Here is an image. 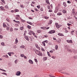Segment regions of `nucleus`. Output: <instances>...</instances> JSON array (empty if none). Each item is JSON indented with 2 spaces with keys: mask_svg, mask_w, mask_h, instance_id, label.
<instances>
[{
  "mask_svg": "<svg viewBox=\"0 0 77 77\" xmlns=\"http://www.w3.org/2000/svg\"><path fill=\"white\" fill-rule=\"evenodd\" d=\"M24 56V54H21L20 55L21 57H23Z\"/></svg>",
  "mask_w": 77,
  "mask_h": 77,
  "instance_id": "nucleus-38",
  "label": "nucleus"
},
{
  "mask_svg": "<svg viewBox=\"0 0 77 77\" xmlns=\"http://www.w3.org/2000/svg\"><path fill=\"white\" fill-rule=\"evenodd\" d=\"M58 11V8H57V7H56L55 8V10L54 12L55 13H57V12Z\"/></svg>",
  "mask_w": 77,
  "mask_h": 77,
  "instance_id": "nucleus-7",
  "label": "nucleus"
},
{
  "mask_svg": "<svg viewBox=\"0 0 77 77\" xmlns=\"http://www.w3.org/2000/svg\"><path fill=\"white\" fill-rule=\"evenodd\" d=\"M14 63L15 64H17V63H18V60H15Z\"/></svg>",
  "mask_w": 77,
  "mask_h": 77,
  "instance_id": "nucleus-21",
  "label": "nucleus"
},
{
  "mask_svg": "<svg viewBox=\"0 0 77 77\" xmlns=\"http://www.w3.org/2000/svg\"><path fill=\"white\" fill-rule=\"evenodd\" d=\"M27 23L29 24H30V25H32V24H33V23L29 22H27Z\"/></svg>",
  "mask_w": 77,
  "mask_h": 77,
  "instance_id": "nucleus-23",
  "label": "nucleus"
},
{
  "mask_svg": "<svg viewBox=\"0 0 77 77\" xmlns=\"http://www.w3.org/2000/svg\"><path fill=\"white\" fill-rule=\"evenodd\" d=\"M6 20L8 22H9V20L8 18H7Z\"/></svg>",
  "mask_w": 77,
  "mask_h": 77,
  "instance_id": "nucleus-54",
  "label": "nucleus"
},
{
  "mask_svg": "<svg viewBox=\"0 0 77 77\" xmlns=\"http://www.w3.org/2000/svg\"><path fill=\"white\" fill-rule=\"evenodd\" d=\"M67 42H68V43H72V41L71 40H67Z\"/></svg>",
  "mask_w": 77,
  "mask_h": 77,
  "instance_id": "nucleus-6",
  "label": "nucleus"
},
{
  "mask_svg": "<svg viewBox=\"0 0 77 77\" xmlns=\"http://www.w3.org/2000/svg\"><path fill=\"white\" fill-rule=\"evenodd\" d=\"M58 35L59 36H64V35L62 33H58Z\"/></svg>",
  "mask_w": 77,
  "mask_h": 77,
  "instance_id": "nucleus-10",
  "label": "nucleus"
},
{
  "mask_svg": "<svg viewBox=\"0 0 77 77\" xmlns=\"http://www.w3.org/2000/svg\"><path fill=\"white\" fill-rule=\"evenodd\" d=\"M67 51H69V52H70V53L72 52V51H71V50L69 49H68L67 50Z\"/></svg>",
  "mask_w": 77,
  "mask_h": 77,
  "instance_id": "nucleus-22",
  "label": "nucleus"
},
{
  "mask_svg": "<svg viewBox=\"0 0 77 77\" xmlns=\"http://www.w3.org/2000/svg\"><path fill=\"white\" fill-rule=\"evenodd\" d=\"M74 32V30L72 31L71 32V34L72 35H74V33H73V32Z\"/></svg>",
  "mask_w": 77,
  "mask_h": 77,
  "instance_id": "nucleus-34",
  "label": "nucleus"
},
{
  "mask_svg": "<svg viewBox=\"0 0 77 77\" xmlns=\"http://www.w3.org/2000/svg\"><path fill=\"white\" fill-rule=\"evenodd\" d=\"M37 55L38 56H42V54L41 52H39V54L36 53Z\"/></svg>",
  "mask_w": 77,
  "mask_h": 77,
  "instance_id": "nucleus-8",
  "label": "nucleus"
},
{
  "mask_svg": "<svg viewBox=\"0 0 77 77\" xmlns=\"http://www.w3.org/2000/svg\"><path fill=\"white\" fill-rule=\"evenodd\" d=\"M20 7H21V8H24V6L23 5H20Z\"/></svg>",
  "mask_w": 77,
  "mask_h": 77,
  "instance_id": "nucleus-32",
  "label": "nucleus"
},
{
  "mask_svg": "<svg viewBox=\"0 0 77 77\" xmlns=\"http://www.w3.org/2000/svg\"><path fill=\"white\" fill-rule=\"evenodd\" d=\"M24 38L28 41H29V37L28 36H24Z\"/></svg>",
  "mask_w": 77,
  "mask_h": 77,
  "instance_id": "nucleus-5",
  "label": "nucleus"
},
{
  "mask_svg": "<svg viewBox=\"0 0 77 77\" xmlns=\"http://www.w3.org/2000/svg\"><path fill=\"white\" fill-rule=\"evenodd\" d=\"M44 42H46V43H48V41L47 40H45L44 41Z\"/></svg>",
  "mask_w": 77,
  "mask_h": 77,
  "instance_id": "nucleus-52",
  "label": "nucleus"
},
{
  "mask_svg": "<svg viewBox=\"0 0 77 77\" xmlns=\"http://www.w3.org/2000/svg\"><path fill=\"white\" fill-rule=\"evenodd\" d=\"M49 12H53V11L51 10H50L48 11Z\"/></svg>",
  "mask_w": 77,
  "mask_h": 77,
  "instance_id": "nucleus-41",
  "label": "nucleus"
},
{
  "mask_svg": "<svg viewBox=\"0 0 77 77\" xmlns=\"http://www.w3.org/2000/svg\"><path fill=\"white\" fill-rule=\"evenodd\" d=\"M67 25L68 26H70V25H71V24H69V23H67Z\"/></svg>",
  "mask_w": 77,
  "mask_h": 77,
  "instance_id": "nucleus-58",
  "label": "nucleus"
},
{
  "mask_svg": "<svg viewBox=\"0 0 77 77\" xmlns=\"http://www.w3.org/2000/svg\"><path fill=\"white\" fill-rule=\"evenodd\" d=\"M8 65L9 66H12V65H11V64L10 63H8Z\"/></svg>",
  "mask_w": 77,
  "mask_h": 77,
  "instance_id": "nucleus-39",
  "label": "nucleus"
},
{
  "mask_svg": "<svg viewBox=\"0 0 77 77\" xmlns=\"http://www.w3.org/2000/svg\"><path fill=\"white\" fill-rule=\"evenodd\" d=\"M57 48H58V46L57 45H55V49L56 50H57Z\"/></svg>",
  "mask_w": 77,
  "mask_h": 77,
  "instance_id": "nucleus-31",
  "label": "nucleus"
},
{
  "mask_svg": "<svg viewBox=\"0 0 77 77\" xmlns=\"http://www.w3.org/2000/svg\"><path fill=\"white\" fill-rule=\"evenodd\" d=\"M20 48H24L25 47V46L23 45L21 46H20Z\"/></svg>",
  "mask_w": 77,
  "mask_h": 77,
  "instance_id": "nucleus-13",
  "label": "nucleus"
},
{
  "mask_svg": "<svg viewBox=\"0 0 77 77\" xmlns=\"http://www.w3.org/2000/svg\"><path fill=\"white\" fill-rule=\"evenodd\" d=\"M20 30H23L24 29V27H23V26L20 27Z\"/></svg>",
  "mask_w": 77,
  "mask_h": 77,
  "instance_id": "nucleus-16",
  "label": "nucleus"
},
{
  "mask_svg": "<svg viewBox=\"0 0 77 77\" xmlns=\"http://www.w3.org/2000/svg\"><path fill=\"white\" fill-rule=\"evenodd\" d=\"M16 17H18L19 18L20 17V16L18 15H16Z\"/></svg>",
  "mask_w": 77,
  "mask_h": 77,
  "instance_id": "nucleus-63",
  "label": "nucleus"
},
{
  "mask_svg": "<svg viewBox=\"0 0 77 77\" xmlns=\"http://www.w3.org/2000/svg\"><path fill=\"white\" fill-rule=\"evenodd\" d=\"M8 54L10 56H11V52H9L8 53Z\"/></svg>",
  "mask_w": 77,
  "mask_h": 77,
  "instance_id": "nucleus-35",
  "label": "nucleus"
},
{
  "mask_svg": "<svg viewBox=\"0 0 77 77\" xmlns=\"http://www.w3.org/2000/svg\"><path fill=\"white\" fill-rule=\"evenodd\" d=\"M10 32H13V28H10Z\"/></svg>",
  "mask_w": 77,
  "mask_h": 77,
  "instance_id": "nucleus-25",
  "label": "nucleus"
},
{
  "mask_svg": "<svg viewBox=\"0 0 77 77\" xmlns=\"http://www.w3.org/2000/svg\"><path fill=\"white\" fill-rule=\"evenodd\" d=\"M35 10L36 11H37V12L38 11V9L36 8H35Z\"/></svg>",
  "mask_w": 77,
  "mask_h": 77,
  "instance_id": "nucleus-48",
  "label": "nucleus"
},
{
  "mask_svg": "<svg viewBox=\"0 0 77 77\" xmlns=\"http://www.w3.org/2000/svg\"><path fill=\"white\" fill-rule=\"evenodd\" d=\"M44 36L45 37V38H48V35H44Z\"/></svg>",
  "mask_w": 77,
  "mask_h": 77,
  "instance_id": "nucleus-44",
  "label": "nucleus"
},
{
  "mask_svg": "<svg viewBox=\"0 0 77 77\" xmlns=\"http://www.w3.org/2000/svg\"><path fill=\"white\" fill-rule=\"evenodd\" d=\"M37 33H41V30H38L37 31Z\"/></svg>",
  "mask_w": 77,
  "mask_h": 77,
  "instance_id": "nucleus-24",
  "label": "nucleus"
},
{
  "mask_svg": "<svg viewBox=\"0 0 77 77\" xmlns=\"http://www.w3.org/2000/svg\"><path fill=\"white\" fill-rule=\"evenodd\" d=\"M50 52L51 53H53V51H50Z\"/></svg>",
  "mask_w": 77,
  "mask_h": 77,
  "instance_id": "nucleus-56",
  "label": "nucleus"
},
{
  "mask_svg": "<svg viewBox=\"0 0 77 77\" xmlns=\"http://www.w3.org/2000/svg\"><path fill=\"white\" fill-rule=\"evenodd\" d=\"M0 8L1 9V10H4V8L3 6H1L0 7Z\"/></svg>",
  "mask_w": 77,
  "mask_h": 77,
  "instance_id": "nucleus-17",
  "label": "nucleus"
},
{
  "mask_svg": "<svg viewBox=\"0 0 77 77\" xmlns=\"http://www.w3.org/2000/svg\"><path fill=\"white\" fill-rule=\"evenodd\" d=\"M18 42V38H16L15 39V44H17Z\"/></svg>",
  "mask_w": 77,
  "mask_h": 77,
  "instance_id": "nucleus-9",
  "label": "nucleus"
},
{
  "mask_svg": "<svg viewBox=\"0 0 77 77\" xmlns=\"http://www.w3.org/2000/svg\"><path fill=\"white\" fill-rule=\"evenodd\" d=\"M16 23H18V24H20V21H16Z\"/></svg>",
  "mask_w": 77,
  "mask_h": 77,
  "instance_id": "nucleus-45",
  "label": "nucleus"
},
{
  "mask_svg": "<svg viewBox=\"0 0 77 77\" xmlns=\"http://www.w3.org/2000/svg\"><path fill=\"white\" fill-rule=\"evenodd\" d=\"M1 45H2L4 46V45H5V43H4V42H2V43H1Z\"/></svg>",
  "mask_w": 77,
  "mask_h": 77,
  "instance_id": "nucleus-33",
  "label": "nucleus"
},
{
  "mask_svg": "<svg viewBox=\"0 0 77 77\" xmlns=\"http://www.w3.org/2000/svg\"><path fill=\"white\" fill-rule=\"evenodd\" d=\"M40 10L41 11H43L42 8H40Z\"/></svg>",
  "mask_w": 77,
  "mask_h": 77,
  "instance_id": "nucleus-64",
  "label": "nucleus"
},
{
  "mask_svg": "<svg viewBox=\"0 0 77 77\" xmlns=\"http://www.w3.org/2000/svg\"><path fill=\"white\" fill-rule=\"evenodd\" d=\"M68 3H71V2L69 1H67V2Z\"/></svg>",
  "mask_w": 77,
  "mask_h": 77,
  "instance_id": "nucleus-60",
  "label": "nucleus"
},
{
  "mask_svg": "<svg viewBox=\"0 0 77 77\" xmlns=\"http://www.w3.org/2000/svg\"><path fill=\"white\" fill-rule=\"evenodd\" d=\"M47 8L48 9H50V6L48 5H47Z\"/></svg>",
  "mask_w": 77,
  "mask_h": 77,
  "instance_id": "nucleus-40",
  "label": "nucleus"
},
{
  "mask_svg": "<svg viewBox=\"0 0 77 77\" xmlns=\"http://www.w3.org/2000/svg\"><path fill=\"white\" fill-rule=\"evenodd\" d=\"M49 17L47 16H45V19H48V18Z\"/></svg>",
  "mask_w": 77,
  "mask_h": 77,
  "instance_id": "nucleus-36",
  "label": "nucleus"
},
{
  "mask_svg": "<svg viewBox=\"0 0 77 77\" xmlns=\"http://www.w3.org/2000/svg\"><path fill=\"white\" fill-rule=\"evenodd\" d=\"M47 53L48 56H49V57H51V55H50V54L49 52H48Z\"/></svg>",
  "mask_w": 77,
  "mask_h": 77,
  "instance_id": "nucleus-28",
  "label": "nucleus"
},
{
  "mask_svg": "<svg viewBox=\"0 0 77 77\" xmlns=\"http://www.w3.org/2000/svg\"><path fill=\"white\" fill-rule=\"evenodd\" d=\"M20 74H21V72L20 71H17L16 73V75H17V76L20 75Z\"/></svg>",
  "mask_w": 77,
  "mask_h": 77,
  "instance_id": "nucleus-3",
  "label": "nucleus"
},
{
  "mask_svg": "<svg viewBox=\"0 0 77 77\" xmlns=\"http://www.w3.org/2000/svg\"><path fill=\"white\" fill-rule=\"evenodd\" d=\"M14 30L15 31V30H18V29L17 28H15L14 29Z\"/></svg>",
  "mask_w": 77,
  "mask_h": 77,
  "instance_id": "nucleus-53",
  "label": "nucleus"
},
{
  "mask_svg": "<svg viewBox=\"0 0 77 77\" xmlns=\"http://www.w3.org/2000/svg\"><path fill=\"white\" fill-rule=\"evenodd\" d=\"M41 29H43V30H44L45 29L44 27H41Z\"/></svg>",
  "mask_w": 77,
  "mask_h": 77,
  "instance_id": "nucleus-55",
  "label": "nucleus"
},
{
  "mask_svg": "<svg viewBox=\"0 0 77 77\" xmlns=\"http://www.w3.org/2000/svg\"><path fill=\"white\" fill-rule=\"evenodd\" d=\"M42 51H45V50H44V49L43 48H42Z\"/></svg>",
  "mask_w": 77,
  "mask_h": 77,
  "instance_id": "nucleus-57",
  "label": "nucleus"
},
{
  "mask_svg": "<svg viewBox=\"0 0 77 77\" xmlns=\"http://www.w3.org/2000/svg\"><path fill=\"white\" fill-rule=\"evenodd\" d=\"M52 22H53L52 20H50L49 22L48 23V24H51L52 23Z\"/></svg>",
  "mask_w": 77,
  "mask_h": 77,
  "instance_id": "nucleus-14",
  "label": "nucleus"
},
{
  "mask_svg": "<svg viewBox=\"0 0 77 77\" xmlns=\"http://www.w3.org/2000/svg\"><path fill=\"white\" fill-rule=\"evenodd\" d=\"M63 6H65V7H66V5L65 2H63Z\"/></svg>",
  "mask_w": 77,
  "mask_h": 77,
  "instance_id": "nucleus-18",
  "label": "nucleus"
},
{
  "mask_svg": "<svg viewBox=\"0 0 77 77\" xmlns=\"http://www.w3.org/2000/svg\"><path fill=\"white\" fill-rule=\"evenodd\" d=\"M1 1L3 2V3H5V0H1Z\"/></svg>",
  "mask_w": 77,
  "mask_h": 77,
  "instance_id": "nucleus-61",
  "label": "nucleus"
},
{
  "mask_svg": "<svg viewBox=\"0 0 77 77\" xmlns=\"http://www.w3.org/2000/svg\"><path fill=\"white\" fill-rule=\"evenodd\" d=\"M47 60V57H43V60Z\"/></svg>",
  "mask_w": 77,
  "mask_h": 77,
  "instance_id": "nucleus-20",
  "label": "nucleus"
},
{
  "mask_svg": "<svg viewBox=\"0 0 77 77\" xmlns=\"http://www.w3.org/2000/svg\"><path fill=\"white\" fill-rule=\"evenodd\" d=\"M3 26L4 27H7V26L5 24V23H3Z\"/></svg>",
  "mask_w": 77,
  "mask_h": 77,
  "instance_id": "nucleus-12",
  "label": "nucleus"
},
{
  "mask_svg": "<svg viewBox=\"0 0 77 77\" xmlns=\"http://www.w3.org/2000/svg\"><path fill=\"white\" fill-rule=\"evenodd\" d=\"M27 27H28V29H30L31 28V26L29 25H28Z\"/></svg>",
  "mask_w": 77,
  "mask_h": 77,
  "instance_id": "nucleus-30",
  "label": "nucleus"
},
{
  "mask_svg": "<svg viewBox=\"0 0 77 77\" xmlns=\"http://www.w3.org/2000/svg\"><path fill=\"white\" fill-rule=\"evenodd\" d=\"M29 35H32V33L31 32V30H29Z\"/></svg>",
  "mask_w": 77,
  "mask_h": 77,
  "instance_id": "nucleus-19",
  "label": "nucleus"
},
{
  "mask_svg": "<svg viewBox=\"0 0 77 77\" xmlns=\"http://www.w3.org/2000/svg\"><path fill=\"white\" fill-rule=\"evenodd\" d=\"M52 58H53V59H55V57L54 56H52L51 57Z\"/></svg>",
  "mask_w": 77,
  "mask_h": 77,
  "instance_id": "nucleus-62",
  "label": "nucleus"
},
{
  "mask_svg": "<svg viewBox=\"0 0 77 77\" xmlns=\"http://www.w3.org/2000/svg\"><path fill=\"white\" fill-rule=\"evenodd\" d=\"M55 25H56V27L57 28V29H58L59 28H60V27H62V26L58 24V23H56Z\"/></svg>",
  "mask_w": 77,
  "mask_h": 77,
  "instance_id": "nucleus-1",
  "label": "nucleus"
},
{
  "mask_svg": "<svg viewBox=\"0 0 77 77\" xmlns=\"http://www.w3.org/2000/svg\"><path fill=\"white\" fill-rule=\"evenodd\" d=\"M63 12L64 14H65V13L66 12V11L65 10H63Z\"/></svg>",
  "mask_w": 77,
  "mask_h": 77,
  "instance_id": "nucleus-29",
  "label": "nucleus"
},
{
  "mask_svg": "<svg viewBox=\"0 0 77 77\" xmlns=\"http://www.w3.org/2000/svg\"><path fill=\"white\" fill-rule=\"evenodd\" d=\"M6 29L7 30H9V27H7Z\"/></svg>",
  "mask_w": 77,
  "mask_h": 77,
  "instance_id": "nucleus-47",
  "label": "nucleus"
},
{
  "mask_svg": "<svg viewBox=\"0 0 77 77\" xmlns=\"http://www.w3.org/2000/svg\"><path fill=\"white\" fill-rule=\"evenodd\" d=\"M35 61V62H38V61L37 60V59H34Z\"/></svg>",
  "mask_w": 77,
  "mask_h": 77,
  "instance_id": "nucleus-49",
  "label": "nucleus"
},
{
  "mask_svg": "<svg viewBox=\"0 0 77 77\" xmlns=\"http://www.w3.org/2000/svg\"><path fill=\"white\" fill-rule=\"evenodd\" d=\"M3 57H6V58H8V56L7 55H5L3 56Z\"/></svg>",
  "mask_w": 77,
  "mask_h": 77,
  "instance_id": "nucleus-15",
  "label": "nucleus"
},
{
  "mask_svg": "<svg viewBox=\"0 0 77 77\" xmlns=\"http://www.w3.org/2000/svg\"><path fill=\"white\" fill-rule=\"evenodd\" d=\"M37 8H38V9H39L40 8H41V7L40 6H37Z\"/></svg>",
  "mask_w": 77,
  "mask_h": 77,
  "instance_id": "nucleus-51",
  "label": "nucleus"
},
{
  "mask_svg": "<svg viewBox=\"0 0 77 77\" xmlns=\"http://www.w3.org/2000/svg\"><path fill=\"white\" fill-rule=\"evenodd\" d=\"M29 19H30V20H32V18L31 17H29Z\"/></svg>",
  "mask_w": 77,
  "mask_h": 77,
  "instance_id": "nucleus-59",
  "label": "nucleus"
},
{
  "mask_svg": "<svg viewBox=\"0 0 77 77\" xmlns=\"http://www.w3.org/2000/svg\"><path fill=\"white\" fill-rule=\"evenodd\" d=\"M28 62L30 64H33V62L31 60H29Z\"/></svg>",
  "mask_w": 77,
  "mask_h": 77,
  "instance_id": "nucleus-4",
  "label": "nucleus"
},
{
  "mask_svg": "<svg viewBox=\"0 0 77 77\" xmlns=\"http://www.w3.org/2000/svg\"><path fill=\"white\" fill-rule=\"evenodd\" d=\"M55 33V31L54 30H51L49 32V33L51 34H52L53 33Z\"/></svg>",
  "mask_w": 77,
  "mask_h": 77,
  "instance_id": "nucleus-2",
  "label": "nucleus"
},
{
  "mask_svg": "<svg viewBox=\"0 0 77 77\" xmlns=\"http://www.w3.org/2000/svg\"><path fill=\"white\" fill-rule=\"evenodd\" d=\"M2 74H4V75H7V74L5 72H3L2 73Z\"/></svg>",
  "mask_w": 77,
  "mask_h": 77,
  "instance_id": "nucleus-37",
  "label": "nucleus"
},
{
  "mask_svg": "<svg viewBox=\"0 0 77 77\" xmlns=\"http://www.w3.org/2000/svg\"><path fill=\"white\" fill-rule=\"evenodd\" d=\"M46 1V3H47V4H48V5H50V2H49V0H45Z\"/></svg>",
  "mask_w": 77,
  "mask_h": 77,
  "instance_id": "nucleus-11",
  "label": "nucleus"
},
{
  "mask_svg": "<svg viewBox=\"0 0 77 77\" xmlns=\"http://www.w3.org/2000/svg\"><path fill=\"white\" fill-rule=\"evenodd\" d=\"M0 38L1 39H2V38H3V36H2V35H0Z\"/></svg>",
  "mask_w": 77,
  "mask_h": 77,
  "instance_id": "nucleus-43",
  "label": "nucleus"
},
{
  "mask_svg": "<svg viewBox=\"0 0 77 77\" xmlns=\"http://www.w3.org/2000/svg\"><path fill=\"white\" fill-rule=\"evenodd\" d=\"M42 44H43L44 46H45V44L44 42L43 41L42 42Z\"/></svg>",
  "mask_w": 77,
  "mask_h": 77,
  "instance_id": "nucleus-27",
  "label": "nucleus"
},
{
  "mask_svg": "<svg viewBox=\"0 0 77 77\" xmlns=\"http://www.w3.org/2000/svg\"><path fill=\"white\" fill-rule=\"evenodd\" d=\"M15 12H19V10L18 9H16L14 10Z\"/></svg>",
  "mask_w": 77,
  "mask_h": 77,
  "instance_id": "nucleus-26",
  "label": "nucleus"
},
{
  "mask_svg": "<svg viewBox=\"0 0 77 77\" xmlns=\"http://www.w3.org/2000/svg\"><path fill=\"white\" fill-rule=\"evenodd\" d=\"M57 14L58 15H62V14H61L60 13H58Z\"/></svg>",
  "mask_w": 77,
  "mask_h": 77,
  "instance_id": "nucleus-50",
  "label": "nucleus"
},
{
  "mask_svg": "<svg viewBox=\"0 0 77 77\" xmlns=\"http://www.w3.org/2000/svg\"><path fill=\"white\" fill-rule=\"evenodd\" d=\"M5 8H6V9H7V8H8V6L6 5H5Z\"/></svg>",
  "mask_w": 77,
  "mask_h": 77,
  "instance_id": "nucleus-42",
  "label": "nucleus"
},
{
  "mask_svg": "<svg viewBox=\"0 0 77 77\" xmlns=\"http://www.w3.org/2000/svg\"><path fill=\"white\" fill-rule=\"evenodd\" d=\"M35 46L37 48H38V45L37 44H36L35 45Z\"/></svg>",
  "mask_w": 77,
  "mask_h": 77,
  "instance_id": "nucleus-46",
  "label": "nucleus"
}]
</instances>
